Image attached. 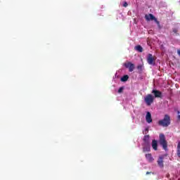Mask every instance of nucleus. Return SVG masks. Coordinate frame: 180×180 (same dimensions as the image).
Segmentation results:
<instances>
[{
    "instance_id": "obj_21",
    "label": "nucleus",
    "mask_w": 180,
    "mask_h": 180,
    "mask_svg": "<svg viewBox=\"0 0 180 180\" xmlns=\"http://www.w3.org/2000/svg\"><path fill=\"white\" fill-rule=\"evenodd\" d=\"M127 2H124V4H123V6L124 7V8H127Z\"/></svg>"
},
{
    "instance_id": "obj_20",
    "label": "nucleus",
    "mask_w": 180,
    "mask_h": 180,
    "mask_svg": "<svg viewBox=\"0 0 180 180\" xmlns=\"http://www.w3.org/2000/svg\"><path fill=\"white\" fill-rule=\"evenodd\" d=\"M143 134H148V128H146L145 130L143 131Z\"/></svg>"
},
{
    "instance_id": "obj_22",
    "label": "nucleus",
    "mask_w": 180,
    "mask_h": 180,
    "mask_svg": "<svg viewBox=\"0 0 180 180\" xmlns=\"http://www.w3.org/2000/svg\"><path fill=\"white\" fill-rule=\"evenodd\" d=\"M177 149L180 150V141L178 143Z\"/></svg>"
},
{
    "instance_id": "obj_12",
    "label": "nucleus",
    "mask_w": 180,
    "mask_h": 180,
    "mask_svg": "<svg viewBox=\"0 0 180 180\" xmlns=\"http://www.w3.org/2000/svg\"><path fill=\"white\" fill-rule=\"evenodd\" d=\"M135 50H136V51H139V53H143V47L140 45H137L136 46H135Z\"/></svg>"
},
{
    "instance_id": "obj_13",
    "label": "nucleus",
    "mask_w": 180,
    "mask_h": 180,
    "mask_svg": "<svg viewBox=\"0 0 180 180\" xmlns=\"http://www.w3.org/2000/svg\"><path fill=\"white\" fill-rule=\"evenodd\" d=\"M127 79H129V75H125L122 77H121L122 82H126V81H127Z\"/></svg>"
},
{
    "instance_id": "obj_8",
    "label": "nucleus",
    "mask_w": 180,
    "mask_h": 180,
    "mask_svg": "<svg viewBox=\"0 0 180 180\" xmlns=\"http://www.w3.org/2000/svg\"><path fill=\"white\" fill-rule=\"evenodd\" d=\"M152 94L155 95L154 98H161V96H162V93H161V91L155 89H153L152 91Z\"/></svg>"
},
{
    "instance_id": "obj_18",
    "label": "nucleus",
    "mask_w": 180,
    "mask_h": 180,
    "mask_svg": "<svg viewBox=\"0 0 180 180\" xmlns=\"http://www.w3.org/2000/svg\"><path fill=\"white\" fill-rule=\"evenodd\" d=\"M172 33H173L174 36H178V29L174 28L172 30Z\"/></svg>"
},
{
    "instance_id": "obj_11",
    "label": "nucleus",
    "mask_w": 180,
    "mask_h": 180,
    "mask_svg": "<svg viewBox=\"0 0 180 180\" xmlns=\"http://www.w3.org/2000/svg\"><path fill=\"white\" fill-rule=\"evenodd\" d=\"M146 158L149 161V162H152V161H154V159L153 158V156H151V154H146Z\"/></svg>"
},
{
    "instance_id": "obj_7",
    "label": "nucleus",
    "mask_w": 180,
    "mask_h": 180,
    "mask_svg": "<svg viewBox=\"0 0 180 180\" xmlns=\"http://www.w3.org/2000/svg\"><path fill=\"white\" fill-rule=\"evenodd\" d=\"M143 146V153H148L150 151V143H148V142L144 143Z\"/></svg>"
},
{
    "instance_id": "obj_4",
    "label": "nucleus",
    "mask_w": 180,
    "mask_h": 180,
    "mask_svg": "<svg viewBox=\"0 0 180 180\" xmlns=\"http://www.w3.org/2000/svg\"><path fill=\"white\" fill-rule=\"evenodd\" d=\"M145 19L148 21L154 20L155 22V23H157L158 27L159 28L161 27L160 26V21L157 20V18H155L153 14H146L145 15Z\"/></svg>"
},
{
    "instance_id": "obj_6",
    "label": "nucleus",
    "mask_w": 180,
    "mask_h": 180,
    "mask_svg": "<svg viewBox=\"0 0 180 180\" xmlns=\"http://www.w3.org/2000/svg\"><path fill=\"white\" fill-rule=\"evenodd\" d=\"M164 158H165V155H161L158 160V165H159L160 168L164 167Z\"/></svg>"
},
{
    "instance_id": "obj_16",
    "label": "nucleus",
    "mask_w": 180,
    "mask_h": 180,
    "mask_svg": "<svg viewBox=\"0 0 180 180\" xmlns=\"http://www.w3.org/2000/svg\"><path fill=\"white\" fill-rule=\"evenodd\" d=\"M133 63H130V62H128V63H126L124 64V67L126 68H130L131 65H132Z\"/></svg>"
},
{
    "instance_id": "obj_25",
    "label": "nucleus",
    "mask_w": 180,
    "mask_h": 180,
    "mask_svg": "<svg viewBox=\"0 0 180 180\" xmlns=\"http://www.w3.org/2000/svg\"><path fill=\"white\" fill-rule=\"evenodd\" d=\"M149 174H150L149 172H146V175H148Z\"/></svg>"
},
{
    "instance_id": "obj_15",
    "label": "nucleus",
    "mask_w": 180,
    "mask_h": 180,
    "mask_svg": "<svg viewBox=\"0 0 180 180\" xmlns=\"http://www.w3.org/2000/svg\"><path fill=\"white\" fill-rule=\"evenodd\" d=\"M144 68V66L143 65H139L137 66V70L139 72H143V69Z\"/></svg>"
},
{
    "instance_id": "obj_17",
    "label": "nucleus",
    "mask_w": 180,
    "mask_h": 180,
    "mask_svg": "<svg viewBox=\"0 0 180 180\" xmlns=\"http://www.w3.org/2000/svg\"><path fill=\"white\" fill-rule=\"evenodd\" d=\"M129 72H133V71H134V64H131V67L129 68Z\"/></svg>"
},
{
    "instance_id": "obj_14",
    "label": "nucleus",
    "mask_w": 180,
    "mask_h": 180,
    "mask_svg": "<svg viewBox=\"0 0 180 180\" xmlns=\"http://www.w3.org/2000/svg\"><path fill=\"white\" fill-rule=\"evenodd\" d=\"M148 140H150V135L144 136V137H143L144 143H150V141Z\"/></svg>"
},
{
    "instance_id": "obj_19",
    "label": "nucleus",
    "mask_w": 180,
    "mask_h": 180,
    "mask_svg": "<svg viewBox=\"0 0 180 180\" xmlns=\"http://www.w3.org/2000/svg\"><path fill=\"white\" fill-rule=\"evenodd\" d=\"M123 91H124V86H121V87L118 89V94H122V92H123Z\"/></svg>"
},
{
    "instance_id": "obj_3",
    "label": "nucleus",
    "mask_w": 180,
    "mask_h": 180,
    "mask_svg": "<svg viewBox=\"0 0 180 180\" xmlns=\"http://www.w3.org/2000/svg\"><path fill=\"white\" fill-rule=\"evenodd\" d=\"M155 97L152 94H148L145 96L144 101L148 106H150L151 103L154 102Z\"/></svg>"
},
{
    "instance_id": "obj_24",
    "label": "nucleus",
    "mask_w": 180,
    "mask_h": 180,
    "mask_svg": "<svg viewBox=\"0 0 180 180\" xmlns=\"http://www.w3.org/2000/svg\"><path fill=\"white\" fill-rule=\"evenodd\" d=\"M177 119H178V120H180V115H179L177 116Z\"/></svg>"
},
{
    "instance_id": "obj_2",
    "label": "nucleus",
    "mask_w": 180,
    "mask_h": 180,
    "mask_svg": "<svg viewBox=\"0 0 180 180\" xmlns=\"http://www.w3.org/2000/svg\"><path fill=\"white\" fill-rule=\"evenodd\" d=\"M159 138H160L159 143L160 146H162L163 150L167 151L168 145H167V141L165 140V135H164L163 134H160Z\"/></svg>"
},
{
    "instance_id": "obj_26",
    "label": "nucleus",
    "mask_w": 180,
    "mask_h": 180,
    "mask_svg": "<svg viewBox=\"0 0 180 180\" xmlns=\"http://www.w3.org/2000/svg\"><path fill=\"white\" fill-rule=\"evenodd\" d=\"M178 114L179 115V111H178Z\"/></svg>"
},
{
    "instance_id": "obj_9",
    "label": "nucleus",
    "mask_w": 180,
    "mask_h": 180,
    "mask_svg": "<svg viewBox=\"0 0 180 180\" xmlns=\"http://www.w3.org/2000/svg\"><path fill=\"white\" fill-rule=\"evenodd\" d=\"M146 120L147 123H151L153 122V118H151V113L150 112H147L146 115Z\"/></svg>"
},
{
    "instance_id": "obj_10",
    "label": "nucleus",
    "mask_w": 180,
    "mask_h": 180,
    "mask_svg": "<svg viewBox=\"0 0 180 180\" xmlns=\"http://www.w3.org/2000/svg\"><path fill=\"white\" fill-rule=\"evenodd\" d=\"M158 142H157V141L155 139H153L152 141V148H153V150H155V151H157L158 150Z\"/></svg>"
},
{
    "instance_id": "obj_23",
    "label": "nucleus",
    "mask_w": 180,
    "mask_h": 180,
    "mask_svg": "<svg viewBox=\"0 0 180 180\" xmlns=\"http://www.w3.org/2000/svg\"><path fill=\"white\" fill-rule=\"evenodd\" d=\"M177 155H179V157L180 155V150H177Z\"/></svg>"
},
{
    "instance_id": "obj_5",
    "label": "nucleus",
    "mask_w": 180,
    "mask_h": 180,
    "mask_svg": "<svg viewBox=\"0 0 180 180\" xmlns=\"http://www.w3.org/2000/svg\"><path fill=\"white\" fill-rule=\"evenodd\" d=\"M147 63L149 65H155V59L153 56V54L149 53L147 57Z\"/></svg>"
},
{
    "instance_id": "obj_1",
    "label": "nucleus",
    "mask_w": 180,
    "mask_h": 180,
    "mask_svg": "<svg viewBox=\"0 0 180 180\" xmlns=\"http://www.w3.org/2000/svg\"><path fill=\"white\" fill-rule=\"evenodd\" d=\"M158 124L162 126V127H168L171 124V117L169 115H165L162 120H159Z\"/></svg>"
}]
</instances>
